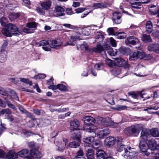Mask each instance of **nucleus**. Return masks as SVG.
I'll return each instance as SVG.
<instances>
[{
    "label": "nucleus",
    "mask_w": 159,
    "mask_h": 159,
    "mask_svg": "<svg viewBox=\"0 0 159 159\" xmlns=\"http://www.w3.org/2000/svg\"><path fill=\"white\" fill-rule=\"evenodd\" d=\"M143 128L142 125L136 124L126 128L124 130V132L128 136H137L139 134L140 130Z\"/></svg>",
    "instance_id": "f257e3e1"
},
{
    "label": "nucleus",
    "mask_w": 159,
    "mask_h": 159,
    "mask_svg": "<svg viewBox=\"0 0 159 159\" xmlns=\"http://www.w3.org/2000/svg\"><path fill=\"white\" fill-rule=\"evenodd\" d=\"M84 124L87 125L85 128V130L87 132L95 133L97 127L93 125L95 122V119L90 116H85L83 119Z\"/></svg>",
    "instance_id": "f03ea898"
},
{
    "label": "nucleus",
    "mask_w": 159,
    "mask_h": 159,
    "mask_svg": "<svg viewBox=\"0 0 159 159\" xmlns=\"http://www.w3.org/2000/svg\"><path fill=\"white\" fill-rule=\"evenodd\" d=\"M3 34L7 37H11L12 35H19L20 32L17 27L14 24L9 23L7 26V28H4L2 30Z\"/></svg>",
    "instance_id": "7ed1b4c3"
},
{
    "label": "nucleus",
    "mask_w": 159,
    "mask_h": 159,
    "mask_svg": "<svg viewBox=\"0 0 159 159\" xmlns=\"http://www.w3.org/2000/svg\"><path fill=\"white\" fill-rule=\"evenodd\" d=\"M127 148V151L122 154V155L124 158L130 159L134 157L137 155V153L135 151V149L131 148L130 146L128 147Z\"/></svg>",
    "instance_id": "20e7f679"
},
{
    "label": "nucleus",
    "mask_w": 159,
    "mask_h": 159,
    "mask_svg": "<svg viewBox=\"0 0 159 159\" xmlns=\"http://www.w3.org/2000/svg\"><path fill=\"white\" fill-rule=\"evenodd\" d=\"M97 121L98 124L105 126H112L114 123L109 118L105 119L100 117L97 118Z\"/></svg>",
    "instance_id": "39448f33"
},
{
    "label": "nucleus",
    "mask_w": 159,
    "mask_h": 159,
    "mask_svg": "<svg viewBox=\"0 0 159 159\" xmlns=\"http://www.w3.org/2000/svg\"><path fill=\"white\" fill-rule=\"evenodd\" d=\"M144 57V52L142 50L136 51L131 52L130 54L129 59L130 60H134L137 58L142 59Z\"/></svg>",
    "instance_id": "423d86ee"
},
{
    "label": "nucleus",
    "mask_w": 159,
    "mask_h": 159,
    "mask_svg": "<svg viewBox=\"0 0 159 159\" xmlns=\"http://www.w3.org/2000/svg\"><path fill=\"white\" fill-rule=\"evenodd\" d=\"M125 43L128 45L130 44L138 45V46L135 47L136 48H139L141 46V44L139 42L138 39L133 36L128 37L127 39L125 40Z\"/></svg>",
    "instance_id": "0eeeda50"
},
{
    "label": "nucleus",
    "mask_w": 159,
    "mask_h": 159,
    "mask_svg": "<svg viewBox=\"0 0 159 159\" xmlns=\"http://www.w3.org/2000/svg\"><path fill=\"white\" fill-rule=\"evenodd\" d=\"M51 16L57 15V16H63L65 15V9L62 7L59 6H56L55 7L54 13H49Z\"/></svg>",
    "instance_id": "6e6552de"
},
{
    "label": "nucleus",
    "mask_w": 159,
    "mask_h": 159,
    "mask_svg": "<svg viewBox=\"0 0 159 159\" xmlns=\"http://www.w3.org/2000/svg\"><path fill=\"white\" fill-rule=\"evenodd\" d=\"M141 133L140 138L145 141L150 140L151 134H150V130L146 128L142 129Z\"/></svg>",
    "instance_id": "1a4fd4ad"
},
{
    "label": "nucleus",
    "mask_w": 159,
    "mask_h": 159,
    "mask_svg": "<svg viewBox=\"0 0 159 159\" xmlns=\"http://www.w3.org/2000/svg\"><path fill=\"white\" fill-rule=\"evenodd\" d=\"M115 63L119 66H123L125 68H127L129 66L127 62L121 58H116L115 61Z\"/></svg>",
    "instance_id": "9d476101"
},
{
    "label": "nucleus",
    "mask_w": 159,
    "mask_h": 159,
    "mask_svg": "<svg viewBox=\"0 0 159 159\" xmlns=\"http://www.w3.org/2000/svg\"><path fill=\"white\" fill-rule=\"evenodd\" d=\"M116 141V139L113 137L109 136L104 140V143L105 146L109 147L112 146Z\"/></svg>",
    "instance_id": "9b49d317"
},
{
    "label": "nucleus",
    "mask_w": 159,
    "mask_h": 159,
    "mask_svg": "<svg viewBox=\"0 0 159 159\" xmlns=\"http://www.w3.org/2000/svg\"><path fill=\"white\" fill-rule=\"evenodd\" d=\"M68 142V139H63L62 140L58 141L56 144L58 150L60 151L63 150Z\"/></svg>",
    "instance_id": "f8f14e48"
},
{
    "label": "nucleus",
    "mask_w": 159,
    "mask_h": 159,
    "mask_svg": "<svg viewBox=\"0 0 159 159\" xmlns=\"http://www.w3.org/2000/svg\"><path fill=\"white\" fill-rule=\"evenodd\" d=\"M110 131L107 128L102 129L98 131L97 133V136L100 139H103L110 133Z\"/></svg>",
    "instance_id": "ddd939ff"
},
{
    "label": "nucleus",
    "mask_w": 159,
    "mask_h": 159,
    "mask_svg": "<svg viewBox=\"0 0 159 159\" xmlns=\"http://www.w3.org/2000/svg\"><path fill=\"white\" fill-rule=\"evenodd\" d=\"M62 44V42L60 39H57L54 40H49L48 42V45L51 48H56L61 46Z\"/></svg>",
    "instance_id": "4468645a"
},
{
    "label": "nucleus",
    "mask_w": 159,
    "mask_h": 159,
    "mask_svg": "<svg viewBox=\"0 0 159 159\" xmlns=\"http://www.w3.org/2000/svg\"><path fill=\"white\" fill-rule=\"evenodd\" d=\"M148 145V148L152 150H159V144H157L156 141L154 139L149 140Z\"/></svg>",
    "instance_id": "2eb2a0df"
},
{
    "label": "nucleus",
    "mask_w": 159,
    "mask_h": 159,
    "mask_svg": "<svg viewBox=\"0 0 159 159\" xmlns=\"http://www.w3.org/2000/svg\"><path fill=\"white\" fill-rule=\"evenodd\" d=\"M49 89H52V90L58 89L61 91H66L67 90L66 87L62 84H58L57 85H50L48 86Z\"/></svg>",
    "instance_id": "dca6fc26"
},
{
    "label": "nucleus",
    "mask_w": 159,
    "mask_h": 159,
    "mask_svg": "<svg viewBox=\"0 0 159 159\" xmlns=\"http://www.w3.org/2000/svg\"><path fill=\"white\" fill-rule=\"evenodd\" d=\"M121 16V13L118 12H115L113 14L112 19L117 24H119L121 22V20L120 18Z\"/></svg>",
    "instance_id": "f3484780"
},
{
    "label": "nucleus",
    "mask_w": 159,
    "mask_h": 159,
    "mask_svg": "<svg viewBox=\"0 0 159 159\" xmlns=\"http://www.w3.org/2000/svg\"><path fill=\"white\" fill-rule=\"evenodd\" d=\"M42 123V120L40 119H36L35 120L29 121L27 123L28 126L30 127H33L37 125V126H40Z\"/></svg>",
    "instance_id": "a211bd4d"
},
{
    "label": "nucleus",
    "mask_w": 159,
    "mask_h": 159,
    "mask_svg": "<svg viewBox=\"0 0 159 159\" xmlns=\"http://www.w3.org/2000/svg\"><path fill=\"white\" fill-rule=\"evenodd\" d=\"M148 143L145 141L141 140L139 144L140 150L143 152H146L148 148Z\"/></svg>",
    "instance_id": "6ab92c4d"
},
{
    "label": "nucleus",
    "mask_w": 159,
    "mask_h": 159,
    "mask_svg": "<svg viewBox=\"0 0 159 159\" xmlns=\"http://www.w3.org/2000/svg\"><path fill=\"white\" fill-rule=\"evenodd\" d=\"M52 5V2L50 0L43 2L40 3V6L44 10H49Z\"/></svg>",
    "instance_id": "aec40b11"
},
{
    "label": "nucleus",
    "mask_w": 159,
    "mask_h": 159,
    "mask_svg": "<svg viewBox=\"0 0 159 159\" xmlns=\"http://www.w3.org/2000/svg\"><path fill=\"white\" fill-rule=\"evenodd\" d=\"M80 126L79 121L77 119H75L70 122V128L74 130H77Z\"/></svg>",
    "instance_id": "412c9836"
},
{
    "label": "nucleus",
    "mask_w": 159,
    "mask_h": 159,
    "mask_svg": "<svg viewBox=\"0 0 159 159\" xmlns=\"http://www.w3.org/2000/svg\"><path fill=\"white\" fill-rule=\"evenodd\" d=\"M148 49L150 51H154L155 52L159 54V45L152 44L148 46Z\"/></svg>",
    "instance_id": "4be33fe9"
},
{
    "label": "nucleus",
    "mask_w": 159,
    "mask_h": 159,
    "mask_svg": "<svg viewBox=\"0 0 159 159\" xmlns=\"http://www.w3.org/2000/svg\"><path fill=\"white\" fill-rule=\"evenodd\" d=\"M106 46H104V48H103L101 45L98 44L97 46L94 48L93 49H90L89 50H91L90 51L91 52H101L102 51H103L105 52L106 51Z\"/></svg>",
    "instance_id": "5701e85b"
},
{
    "label": "nucleus",
    "mask_w": 159,
    "mask_h": 159,
    "mask_svg": "<svg viewBox=\"0 0 159 159\" xmlns=\"http://www.w3.org/2000/svg\"><path fill=\"white\" fill-rule=\"evenodd\" d=\"M39 44V46H43V49L46 51H49L50 50V48L47 46L48 45V42H47L45 40H43L40 41Z\"/></svg>",
    "instance_id": "b1692460"
},
{
    "label": "nucleus",
    "mask_w": 159,
    "mask_h": 159,
    "mask_svg": "<svg viewBox=\"0 0 159 159\" xmlns=\"http://www.w3.org/2000/svg\"><path fill=\"white\" fill-rule=\"evenodd\" d=\"M97 159H107L106 153L102 150H98L96 153Z\"/></svg>",
    "instance_id": "393cba45"
},
{
    "label": "nucleus",
    "mask_w": 159,
    "mask_h": 159,
    "mask_svg": "<svg viewBox=\"0 0 159 159\" xmlns=\"http://www.w3.org/2000/svg\"><path fill=\"white\" fill-rule=\"evenodd\" d=\"M7 157L9 159H16L18 158V154L15 152L11 150L7 153Z\"/></svg>",
    "instance_id": "a878e982"
},
{
    "label": "nucleus",
    "mask_w": 159,
    "mask_h": 159,
    "mask_svg": "<svg viewBox=\"0 0 159 159\" xmlns=\"http://www.w3.org/2000/svg\"><path fill=\"white\" fill-rule=\"evenodd\" d=\"M39 152L38 151H36L34 153L32 152L31 154L30 153L25 158L26 159H34V158H40L41 157L40 155L39 154Z\"/></svg>",
    "instance_id": "bb28decb"
},
{
    "label": "nucleus",
    "mask_w": 159,
    "mask_h": 159,
    "mask_svg": "<svg viewBox=\"0 0 159 159\" xmlns=\"http://www.w3.org/2000/svg\"><path fill=\"white\" fill-rule=\"evenodd\" d=\"M86 156L87 159H94V151L92 149H88L86 151Z\"/></svg>",
    "instance_id": "cd10ccee"
},
{
    "label": "nucleus",
    "mask_w": 159,
    "mask_h": 159,
    "mask_svg": "<svg viewBox=\"0 0 159 159\" xmlns=\"http://www.w3.org/2000/svg\"><path fill=\"white\" fill-rule=\"evenodd\" d=\"M30 153H29V151L28 149H24L22 150L21 151L19 152H18V156L19 155L20 157L24 158H26L29 155Z\"/></svg>",
    "instance_id": "c85d7f7f"
},
{
    "label": "nucleus",
    "mask_w": 159,
    "mask_h": 159,
    "mask_svg": "<svg viewBox=\"0 0 159 159\" xmlns=\"http://www.w3.org/2000/svg\"><path fill=\"white\" fill-rule=\"evenodd\" d=\"M106 51H107L108 54L111 56H115L117 53V51L116 49H113L109 47H106Z\"/></svg>",
    "instance_id": "c756f323"
},
{
    "label": "nucleus",
    "mask_w": 159,
    "mask_h": 159,
    "mask_svg": "<svg viewBox=\"0 0 159 159\" xmlns=\"http://www.w3.org/2000/svg\"><path fill=\"white\" fill-rule=\"evenodd\" d=\"M106 5L103 3H97L93 4V9H95L99 8H105L106 7Z\"/></svg>",
    "instance_id": "7c9ffc66"
},
{
    "label": "nucleus",
    "mask_w": 159,
    "mask_h": 159,
    "mask_svg": "<svg viewBox=\"0 0 159 159\" xmlns=\"http://www.w3.org/2000/svg\"><path fill=\"white\" fill-rule=\"evenodd\" d=\"M141 2H135L134 3H130V5L131 7L133 9H139L141 8L142 5Z\"/></svg>",
    "instance_id": "2f4dec72"
},
{
    "label": "nucleus",
    "mask_w": 159,
    "mask_h": 159,
    "mask_svg": "<svg viewBox=\"0 0 159 159\" xmlns=\"http://www.w3.org/2000/svg\"><path fill=\"white\" fill-rule=\"evenodd\" d=\"M80 141L78 142L72 141L70 142L69 143V146L72 148H76L78 147L80 145Z\"/></svg>",
    "instance_id": "473e14b6"
},
{
    "label": "nucleus",
    "mask_w": 159,
    "mask_h": 159,
    "mask_svg": "<svg viewBox=\"0 0 159 159\" xmlns=\"http://www.w3.org/2000/svg\"><path fill=\"white\" fill-rule=\"evenodd\" d=\"M102 142L100 140H96L93 142L92 146L95 149H97L102 146Z\"/></svg>",
    "instance_id": "72a5a7b5"
},
{
    "label": "nucleus",
    "mask_w": 159,
    "mask_h": 159,
    "mask_svg": "<svg viewBox=\"0 0 159 159\" xmlns=\"http://www.w3.org/2000/svg\"><path fill=\"white\" fill-rule=\"evenodd\" d=\"M146 31L149 33H151L152 30V22L148 21L147 22L146 25Z\"/></svg>",
    "instance_id": "f704fd0d"
},
{
    "label": "nucleus",
    "mask_w": 159,
    "mask_h": 159,
    "mask_svg": "<svg viewBox=\"0 0 159 159\" xmlns=\"http://www.w3.org/2000/svg\"><path fill=\"white\" fill-rule=\"evenodd\" d=\"M150 134L151 135L155 137L159 136V132L157 128H155L151 129L150 130Z\"/></svg>",
    "instance_id": "c9c22d12"
},
{
    "label": "nucleus",
    "mask_w": 159,
    "mask_h": 159,
    "mask_svg": "<svg viewBox=\"0 0 159 159\" xmlns=\"http://www.w3.org/2000/svg\"><path fill=\"white\" fill-rule=\"evenodd\" d=\"M72 137L74 140L76 139L78 141H80V139L81 137V135L80 133L78 131L74 132L72 134Z\"/></svg>",
    "instance_id": "e433bc0d"
},
{
    "label": "nucleus",
    "mask_w": 159,
    "mask_h": 159,
    "mask_svg": "<svg viewBox=\"0 0 159 159\" xmlns=\"http://www.w3.org/2000/svg\"><path fill=\"white\" fill-rule=\"evenodd\" d=\"M94 140L93 137L91 136L85 138L84 139V141L86 143L91 144L93 143Z\"/></svg>",
    "instance_id": "4c0bfd02"
},
{
    "label": "nucleus",
    "mask_w": 159,
    "mask_h": 159,
    "mask_svg": "<svg viewBox=\"0 0 159 159\" xmlns=\"http://www.w3.org/2000/svg\"><path fill=\"white\" fill-rule=\"evenodd\" d=\"M20 16L19 13H11L9 16V18L11 20H14L18 18Z\"/></svg>",
    "instance_id": "58836bf2"
},
{
    "label": "nucleus",
    "mask_w": 159,
    "mask_h": 159,
    "mask_svg": "<svg viewBox=\"0 0 159 159\" xmlns=\"http://www.w3.org/2000/svg\"><path fill=\"white\" fill-rule=\"evenodd\" d=\"M142 40L145 42H151L152 41V39L149 35L144 34L143 35L141 38Z\"/></svg>",
    "instance_id": "ea45409f"
},
{
    "label": "nucleus",
    "mask_w": 159,
    "mask_h": 159,
    "mask_svg": "<svg viewBox=\"0 0 159 159\" xmlns=\"http://www.w3.org/2000/svg\"><path fill=\"white\" fill-rule=\"evenodd\" d=\"M80 48L82 50L88 51L89 52H91L90 51H91L89 50L91 49H89L88 45L85 43H84L80 45Z\"/></svg>",
    "instance_id": "a19ab883"
},
{
    "label": "nucleus",
    "mask_w": 159,
    "mask_h": 159,
    "mask_svg": "<svg viewBox=\"0 0 159 159\" xmlns=\"http://www.w3.org/2000/svg\"><path fill=\"white\" fill-rule=\"evenodd\" d=\"M119 51L122 54H127L129 52V48L124 47H120L119 49Z\"/></svg>",
    "instance_id": "79ce46f5"
},
{
    "label": "nucleus",
    "mask_w": 159,
    "mask_h": 159,
    "mask_svg": "<svg viewBox=\"0 0 159 159\" xmlns=\"http://www.w3.org/2000/svg\"><path fill=\"white\" fill-rule=\"evenodd\" d=\"M117 38L120 39H125L127 36L126 33L123 32H118Z\"/></svg>",
    "instance_id": "37998d69"
},
{
    "label": "nucleus",
    "mask_w": 159,
    "mask_h": 159,
    "mask_svg": "<svg viewBox=\"0 0 159 159\" xmlns=\"http://www.w3.org/2000/svg\"><path fill=\"white\" fill-rule=\"evenodd\" d=\"M84 155V152L82 150V149L81 148H80L79 150L77 151L76 153V155L75 156V159H78L82 157Z\"/></svg>",
    "instance_id": "c03bdc74"
},
{
    "label": "nucleus",
    "mask_w": 159,
    "mask_h": 159,
    "mask_svg": "<svg viewBox=\"0 0 159 159\" xmlns=\"http://www.w3.org/2000/svg\"><path fill=\"white\" fill-rule=\"evenodd\" d=\"M129 146H127L125 145H120L119 147L118 151L119 152L124 151V152H126L128 150L127 147Z\"/></svg>",
    "instance_id": "a18cd8bd"
},
{
    "label": "nucleus",
    "mask_w": 159,
    "mask_h": 159,
    "mask_svg": "<svg viewBox=\"0 0 159 159\" xmlns=\"http://www.w3.org/2000/svg\"><path fill=\"white\" fill-rule=\"evenodd\" d=\"M20 80L21 82L29 84L30 85H32V82L30 81L28 79L24 78H20Z\"/></svg>",
    "instance_id": "49530a36"
},
{
    "label": "nucleus",
    "mask_w": 159,
    "mask_h": 159,
    "mask_svg": "<svg viewBox=\"0 0 159 159\" xmlns=\"http://www.w3.org/2000/svg\"><path fill=\"white\" fill-rule=\"evenodd\" d=\"M42 8L38 7L36 9L37 12L40 15H43L45 13V11Z\"/></svg>",
    "instance_id": "de8ad7c7"
},
{
    "label": "nucleus",
    "mask_w": 159,
    "mask_h": 159,
    "mask_svg": "<svg viewBox=\"0 0 159 159\" xmlns=\"http://www.w3.org/2000/svg\"><path fill=\"white\" fill-rule=\"evenodd\" d=\"M23 31L27 33H32L34 32V30L31 28L27 27L25 28L23 30Z\"/></svg>",
    "instance_id": "09e8293b"
},
{
    "label": "nucleus",
    "mask_w": 159,
    "mask_h": 159,
    "mask_svg": "<svg viewBox=\"0 0 159 159\" xmlns=\"http://www.w3.org/2000/svg\"><path fill=\"white\" fill-rule=\"evenodd\" d=\"M7 20L5 18L2 17L0 19V22L2 26H3L6 25L7 23Z\"/></svg>",
    "instance_id": "8fccbe9b"
},
{
    "label": "nucleus",
    "mask_w": 159,
    "mask_h": 159,
    "mask_svg": "<svg viewBox=\"0 0 159 159\" xmlns=\"http://www.w3.org/2000/svg\"><path fill=\"white\" fill-rule=\"evenodd\" d=\"M103 67V64L102 63H98L95 65L94 67L97 70H100Z\"/></svg>",
    "instance_id": "3c124183"
},
{
    "label": "nucleus",
    "mask_w": 159,
    "mask_h": 159,
    "mask_svg": "<svg viewBox=\"0 0 159 159\" xmlns=\"http://www.w3.org/2000/svg\"><path fill=\"white\" fill-rule=\"evenodd\" d=\"M107 32L109 35H115V31L113 28H109L107 30Z\"/></svg>",
    "instance_id": "603ef678"
},
{
    "label": "nucleus",
    "mask_w": 159,
    "mask_h": 159,
    "mask_svg": "<svg viewBox=\"0 0 159 159\" xmlns=\"http://www.w3.org/2000/svg\"><path fill=\"white\" fill-rule=\"evenodd\" d=\"M106 63L109 66L113 67L114 65L115 62H114L112 60L107 59L106 60Z\"/></svg>",
    "instance_id": "864d4df0"
},
{
    "label": "nucleus",
    "mask_w": 159,
    "mask_h": 159,
    "mask_svg": "<svg viewBox=\"0 0 159 159\" xmlns=\"http://www.w3.org/2000/svg\"><path fill=\"white\" fill-rule=\"evenodd\" d=\"M27 27H28L32 28H35L36 27V23L34 22H31L28 23L26 25Z\"/></svg>",
    "instance_id": "5fc2aeb1"
},
{
    "label": "nucleus",
    "mask_w": 159,
    "mask_h": 159,
    "mask_svg": "<svg viewBox=\"0 0 159 159\" xmlns=\"http://www.w3.org/2000/svg\"><path fill=\"white\" fill-rule=\"evenodd\" d=\"M10 95L12 98L15 99L16 100L18 99V98L16 93L13 90H11V94Z\"/></svg>",
    "instance_id": "6e6d98bb"
},
{
    "label": "nucleus",
    "mask_w": 159,
    "mask_h": 159,
    "mask_svg": "<svg viewBox=\"0 0 159 159\" xmlns=\"http://www.w3.org/2000/svg\"><path fill=\"white\" fill-rule=\"evenodd\" d=\"M63 25L67 28L70 29H75L76 28V27L74 26L69 24H64Z\"/></svg>",
    "instance_id": "4d7b16f0"
},
{
    "label": "nucleus",
    "mask_w": 159,
    "mask_h": 159,
    "mask_svg": "<svg viewBox=\"0 0 159 159\" xmlns=\"http://www.w3.org/2000/svg\"><path fill=\"white\" fill-rule=\"evenodd\" d=\"M111 45L113 47H116V41L112 38H110L109 39Z\"/></svg>",
    "instance_id": "13d9d810"
},
{
    "label": "nucleus",
    "mask_w": 159,
    "mask_h": 159,
    "mask_svg": "<svg viewBox=\"0 0 159 159\" xmlns=\"http://www.w3.org/2000/svg\"><path fill=\"white\" fill-rule=\"evenodd\" d=\"M0 94L1 95L6 96L8 95L7 92L2 87L0 86Z\"/></svg>",
    "instance_id": "bf43d9fd"
},
{
    "label": "nucleus",
    "mask_w": 159,
    "mask_h": 159,
    "mask_svg": "<svg viewBox=\"0 0 159 159\" xmlns=\"http://www.w3.org/2000/svg\"><path fill=\"white\" fill-rule=\"evenodd\" d=\"M19 110L22 112L23 113H26L27 115L28 116H31V114L25 110L22 107H19Z\"/></svg>",
    "instance_id": "052dcab7"
},
{
    "label": "nucleus",
    "mask_w": 159,
    "mask_h": 159,
    "mask_svg": "<svg viewBox=\"0 0 159 159\" xmlns=\"http://www.w3.org/2000/svg\"><path fill=\"white\" fill-rule=\"evenodd\" d=\"M150 11L151 13L153 15H155L156 14H158L157 16L159 17V9H157V10L154 11L150 10Z\"/></svg>",
    "instance_id": "680f3d73"
},
{
    "label": "nucleus",
    "mask_w": 159,
    "mask_h": 159,
    "mask_svg": "<svg viewBox=\"0 0 159 159\" xmlns=\"http://www.w3.org/2000/svg\"><path fill=\"white\" fill-rule=\"evenodd\" d=\"M86 9L84 8H79L75 9L76 12L77 13H82Z\"/></svg>",
    "instance_id": "e2e57ef3"
},
{
    "label": "nucleus",
    "mask_w": 159,
    "mask_h": 159,
    "mask_svg": "<svg viewBox=\"0 0 159 159\" xmlns=\"http://www.w3.org/2000/svg\"><path fill=\"white\" fill-rule=\"evenodd\" d=\"M7 104L8 106L9 107L13 109L14 110H16V108L15 106L14 105L12 104L9 101L7 102Z\"/></svg>",
    "instance_id": "0e129e2a"
},
{
    "label": "nucleus",
    "mask_w": 159,
    "mask_h": 159,
    "mask_svg": "<svg viewBox=\"0 0 159 159\" xmlns=\"http://www.w3.org/2000/svg\"><path fill=\"white\" fill-rule=\"evenodd\" d=\"M46 77V75L44 74H39L38 75L34 76V78L39 79H43Z\"/></svg>",
    "instance_id": "69168bd1"
},
{
    "label": "nucleus",
    "mask_w": 159,
    "mask_h": 159,
    "mask_svg": "<svg viewBox=\"0 0 159 159\" xmlns=\"http://www.w3.org/2000/svg\"><path fill=\"white\" fill-rule=\"evenodd\" d=\"M97 38H96V39H100V40L101 41L103 40V35L101 34L98 32L97 34Z\"/></svg>",
    "instance_id": "338daca9"
},
{
    "label": "nucleus",
    "mask_w": 159,
    "mask_h": 159,
    "mask_svg": "<svg viewBox=\"0 0 159 159\" xmlns=\"http://www.w3.org/2000/svg\"><path fill=\"white\" fill-rule=\"evenodd\" d=\"M152 55L150 54H145L144 53V57L143 58L145 60H148L152 59Z\"/></svg>",
    "instance_id": "774afa93"
}]
</instances>
